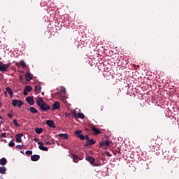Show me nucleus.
I'll list each match as a JSON object with an SVG mask.
<instances>
[{
    "mask_svg": "<svg viewBox=\"0 0 179 179\" xmlns=\"http://www.w3.org/2000/svg\"><path fill=\"white\" fill-rule=\"evenodd\" d=\"M37 106L41 108L42 111H48V110H51V106L43 100V98L38 97L36 99Z\"/></svg>",
    "mask_w": 179,
    "mask_h": 179,
    "instance_id": "f257e3e1",
    "label": "nucleus"
},
{
    "mask_svg": "<svg viewBox=\"0 0 179 179\" xmlns=\"http://www.w3.org/2000/svg\"><path fill=\"white\" fill-rule=\"evenodd\" d=\"M10 66V63L3 64L2 62H0V72H8V69Z\"/></svg>",
    "mask_w": 179,
    "mask_h": 179,
    "instance_id": "f03ea898",
    "label": "nucleus"
},
{
    "mask_svg": "<svg viewBox=\"0 0 179 179\" xmlns=\"http://www.w3.org/2000/svg\"><path fill=\"white\" fill-rule=\"evenodd\" d=\"M85 140L87 141V143L85 144V148H87V146H93V145L96 143V141L93 138L90 139L87 135L85 136Z\"/></svg>",
    "mask_w": 179,
    "mask_h": 179,
    "instance_id": "7ed1b4c3",
    "label": "nucleus"
},
{
    "mask_svg": "<svg viewBox=\"0 0 179 179\" xmlns=\"http://www.w3.org/2000/svg\"><path fill=\"white\" fill-rule=\"evenodd\" d=\"M75 134L77 138H79V139H81V141H85V139H86V136L81 134H82L81 130H76Z\"/></svg>",
    "mask_w": 179,
    "mask_h": 179,
    "instance_id": "20e7f679",
    "label": "nucleus"
},
{
    "mask_svg": "<svg viewBox=\"0 0 179 179\" xmlns=\"http://www.w3.org/2000/svg\"><path fill=\"white\" fill-rule=\"evenodd\" d=\"M45 124L49 127L50 128H57V126H55V123L54 122V120H46Z\"/></svg>",
    "mask_w": 179,
    "mask_h": 179,
    "instance_id": "39448f33",
    "label": "nucleus"
},
{
    "mask_svg": "<svg viewBox=\"0 0 179 179\" xmlns=\"http://www.w3.org/2000/svg\"><path fill=\"white\" fill-rule=\"evenodd\" d=\"M38 144L39 145L38 149H40V150H43L44 152H48V148L45 147L44 143H43V142L38 141Z\"/></svg>",
    "mask_w": 179,
    "mask_h": 179,
    "instance_id": "423d86ee",
    "label": "nucleus"
},
{
    "mask_svg": "<svg viewBox=\"0 0 179 179\" xmlns=\"http://www.w3.org/2000/svg\"><path fill=\"white\" fill-rule=\"evenodd\" d=\"M45 143L46 145H52L54 143V139L50 136H48L45 138Z\"/></svg>",
    "mask_w": 179,
    "mask_h": 179,
    "instance_id": "0eeeda50",
    "label": "nucleus"
},
{
    "mask_svg": "<svg viewBox=\"0 0 179 179\" xmlns=\"http://www.w3.org/2000/svg\"><path fill=\"white\" fill-rule=\"evenodd\" d=\"M31 90H33V88L31 87V86L27 85L23 91L24 96H27L28 92H31Z\"/></svg>",
    "mask_w": 179,
    "mask_h": 179,
    "instance_id": "6e6552de",
    "label": "nucleus"
},
{
    "mask_svg": "<svg viewBox=\"0 0 179 179\" xmlns=\"http://www.w3.org/2000/svg\"><path fill=\"white\" fill-rule=\"evenodd\" d=\"M61 107V104L59 103V102L58 101H55L53 104H52V110L55 111V110H59V108Z\"/></svg>",
    "mask_w": 179,
    "mask_h": 179,
    "instance_id": "1a4fd4ad",
    "label": "nucleus"
},
{
    "mask_svg": "<svg viewBox=\"0 0 179 179\" xmlns=\"http://www.w3.org/2000/svg\"><path fill=\"white\" fill-rule=\"evenodd\" d=\"M6 92H8V94L10 95V97H13V91L10 89V87H7L6 88V91L4 92L5 94H8Z\"/></svg>",
    "mask_w": 179,
    "mask_h": 179,
    "instance_id": "9d476101",
    "label": "nucleus"
},
{
    "mask_svg": "<svg viewBox=\"0 0 179 179\" xmlns=\"http://www.w3.org/2000/svg\"><path fill=\"white\" fill-rule=\"evenodd\" d=\"M26 100L29 106H33L34 104V99L32 96H27Z\"/></svg>",
    "mask_w": 179,
    "mask_h": 179,
    "instance_id": "9b49d317",
    "label": "nucleus"
},
{
    "mask_svg": "<svg viewBox=\"0 0 179 179\" xmlns=\"http://www.w3.org/2000/svg\"><path fill=\"white\" fill-rule=\"evenodd\" d=\"M16 66H22V68H26V62L24 60H21L20 62L15 63Z\"/></svg>",
    "mask_w": 179,
    "mask_h": 179,
    "instance_id": "f8f14e48",
    "label": "nucleus"
},
{
    "mask_svg": "<svg viewBox=\"0 0 179 179\" xmlns=\"http://www.w3.org/2000/svg\"><path fill=\"white\" fill-rule=\"evenodd\" d=\"M22 136H23V134H22V133L16 134L15 139H16L17 143L22 142Z\"/></svg>",
    "mask_w": 179,
    "mask_h": 179,
    "instance_id": "ddd939ff",
    "label": "nucleus"
},
{
    "mask_svg": "<svg viewBox=\"0 0 179 179\" xmlns=\"http://www.w3.org/2000/svg\"><path fill=\"white\" fill-rule=\"evenodd\" d=\"M35 93L36 94H38V93H41V85H40V84L35 85Z\"/></svg>",
    "mask_w": 179,
    "mask_h": 179,
    "instance_id": "4468645a",
    "label": "nucleus"
},
{
    "mask_svg": "<svg viewBox=\"0 0 179 179\" xmlns=\"http://www.w3.org/2000/svg\"><path fill=\"white\" fill-rule=\"evenodd\" d=\"M110 145V141H108V140L101 142L99 143V146L101 148H104V146H109Z\"/></svg>",
    "mask_w": 179,
    "mask_h": 179,
    "instance_id": "2eb2a0df",
    "label": "nucleus"
},
{
    "mask_svg": "<svg viewBox=\"0 0 179 179\" xmlns=\"http://www.w3.org/2000/svg\"><path fill=\"white\" fill-rule=\"evenodd\" d=\"M31 160L32 162H38V160H40V155H34L31 157Z\"/></svg>",
    "mask_w": 179,
    "mask_h": 179,
    "instance_id": "dca6fc26",
    "label": "nucleus"
},
{
    "mask_svg": "<svg viewBox=\"0 0 179 179\" xmlns=\"http://www.w3.org/2000/svg\"><path fill=\"white\" fill-rule=\"evenodd\" d=\"M92 131H93L94 135H99V134H101V131H100V129L96 128L95 127H92Z\"/></svg>",
    "mask_w": 179,
    "mask_h": 179,
    "instance_id": "f3484780",
    "label": "nucleus"
},
{
    "mask_svg": "<svg viewBox=\"0 0 179 179\" xmlns=\"http://www.w3.org/2000/svg\"><path fill=\"white\" fill-rule=\"evenodd\" d=\"M25 78L27 79V82H30V80L33 79V75L30 73H27L25 74Z\"/></svg>",
    "mask_w": 179,
    "mask_h": 179,
    "instance_id": "a211bd4d",
    "label": "nucleus"
},
{
    "mask_svg": "<svg viewBox=\"0 0 179 179\" xmlns=\"http://www.w3.org/2000/svg\"><path fill=\"white\" fill-rule=\"evenodd\" d=\"M87 160L91 164H94V162H96V159H94L93 157H90V156L87 157Z\"/></svg>",
    "mask_w": 179,
    "mask_h": 179,
    "instance_id": "6ab92c4d",
    "label": "nucleus"
},
{
    "mask_svg": "<svg viewBox=\"0 0 179 179\" xmlns=\"http://www.w3.org/2000/svg\"><path fill=\"white\" fill-rule=\"evenodd\" d=\"M71 159H73L74 163H78L79 162V157L76 155H71Z\"/></svg>",
    "mask_w": 179,
    "mask_h": 179,
    "instance_id": "aec40b11",
    "label": "nucleus"
},
{
    "mask_svg": "<svg viewBox=\"0 0 179 179\" xmlns=\"http://www.w3.org/2000/svg\"><path fill=\"white\" fill-rule=\"evenodd\" d=\"M8 163V161L6 160V158L3 157L0 159V164L1 166H5Z\"/></svg>",
    "mask_w": 179,
    "mask_h": 179,
    "instance_id": "412c9836",
    "label": "nucleus"
},
{
    "mask_svg": "<svg viewBox=\"0 0 179 179\" xmlns=\"http://www.w3.org/2000/svg\"><path fill=\"white\" fill-rule=\"evenodd\" d=\"M59 138H62V139H68L69 136L66 134H58Z\"/></svg>",
    "mask_w": 179,
    "mask_h": 179,
    "instance_id": "4be33fe9",
    "label": "nucleus"
},
{
    "mask_svg": "<svg viewBox=\"0 0 179 179\" xmlns=\"http://www.w3.org/2000/svg\"><path fill=\"white\" fill-rule=\"evenodd\" d=\"M6 170L5 166H0V174H6Z\"/></svg>",
    "mask_w": 179,
    "mask_h": 179,
    "instance_id": "5701e85b",
    "label": "nucleus"
},
{
    "mask_svg": "<svg viewBox=\"0 0 179 179\" xmlns=\"http://www.w3.org/2000/svg\"><path fill=\"white\" fill-rule=\"evenodd\" d=\"M35 132H36V134H37L38 135H40V134H43V128L36 127V128L35 129Z\"/></svg>",
    "mask_w": 179,
    "mask_h": 179,
    "instance_id": "b1692460",
    "label": "nucleus"
},
{
    "mask_svg": "<svg viewBox=\"0 0 179 179\" xmlns=\"http://www.w3.org/2000/svg\"><path fill=\"white\" fill-rule=\"evenodd\" d=\"M29 111H31L32 114H36V113H38V110H37V109H36L34 107H31L29 108Z\"/></svg>",
    "mask_w": 179,
    "mask_h": 179,
    "instance_id": "393cba45",
    "label": "nucleus"
},
{
    "mask_svg": "<svg viewBox=\"0 0 179 179\" xmlns=\"http://www.w3.org/2000/svg\"><path fill=\"white\" fill-rule=\"evenodd\" d=\"M18 100L17 99H13L12 100V106L13 107H16L17 106Z\"/></svg>",
    "mask_w": 179,
    "mask_h": 179,
    "instance_id": "a878e982",
    "label": "nucleus"
},
{
    "mask_svg": "<svg viewBox=\"0 0 179 179\" xmlns=\"http://www.w3.org/2000/svg\"><path fill=\"white\" fill-rule=\"evenodd\" d=\"M78 118H81V120L85 119V115L82 113H78Z\"/></svg>",
    "mask_w": 179,
    "mask_h": 179,
    "instance_id": "bb28decb",
    "label": "nucleus"
},
{
    "mask_svg": "<svg viewBox=\"0 0 179 179\" xmlns=\"http://www.w3.org/2000/svg\"><path fill=\"white\" fill-rule=\"evenodd\" d=\"M13 122L14 125H15V127H17V128H19V127H20V124H19L17 123V120L15 119Z\"/></svg>",
    "mask_w": 179,
    "mask_h": 179,
    "instance_id": "cd10ccee",
    "label": "nucleus"
},
{
    "mask_svg": "<svg viewBox=\"0 0 179 179\" xmlns=\"http://www.w3.org/2000/svg\"><path fill=\"white\" fill-rule=\"evenodd\" d=\"M25 154L27 155V156H31V155H33V151L27 150L25 152Z\"/></svg>",
    "mask_w": 179,
    "mask_h": 179,
    "instance_id": "c85d7f7f",
    "label": "nucleus"
},
{
    "mask_svg": "<svg viewBox=\"0 0 179 179\" xmlns=\"http://www.w3.org/2000/svg\"><path fill=\"white\" fill-rule=\"evenodd\" d=\"M8 146L10 148H13V146H15V142H13V141H11L8 143Z\"/></svg>",
    "mask_w": 179,
    "mask_h": 179,
    "instance_id": "c756f323",
    "label": "nucleus"
},
{
    "mask_svg": "<svg viewBox=\"0 0 179 179\" xmlns=\"http://www.w3.org/2000/svg\"><path fill=\"white\" fill-rule=\"evenodd\" d=\"M23 104V102L22 101H19L18 100V103H17V107L19 108H20V106H22Z\"/></svg>",
    "mask_w": 179,
    "mask_h": 179,
    "instance_id": "7c9ffc66",
    "label": "nucleus"
},
{
    "mask_svg": "<svg viewBox=\"0 0 179 179\" xmlns=\"http://www.w3.org/2000/svg\"><path fill=\"white\" fill-rule=\"evenodd\" d=\"M73 118L78 119V113L76 111L73 112Z\"/></svg>",
    "mask_w": 179,
    "mask_h": 179,
    "instance_id": "2f4dec72",
    "label": "nucleus"
},
{
    "mask_svg": "<svg viewBox=\"0 0 179 179\" xmlns=\"http://www.w3.org/2000/svg\"><path fill=\"white\" fill-rule=\"evenodd\" d=\"M16 148H17V149H20V150H22V149H23V145H17L16 146Z\"/></svg>",
    "mask_w": 179,
    "mask_h": 179,
    "instance_id": "473e14b6",
    "label": "nucleus"
},
{
    "mask_svg": "<svg viewBox=\"0 0 179 179\" xmlns=\"http://www.w3.org/2000/svg\"><path fill=\"white\" fill-rule=\"evenodd\" d=\"M1 138H6V133H2L1 134Z\"/></svg>",
    "mask_w": 179,
    "mask_h": 179,
    "instance_id": "72a5a7b5",
    "label": "nucleus"
},
{
    "mask_svg": "<svg viewBox=\"0 0 179 179\" xmlns=\"http://www.w3.org/2000/svg\"><path fill=\"white\" fill-rule=\"evenodd\" d=\"M65 117H71V113H65Z\"/></svg>",
    "mask_w": 179,
    "mask_h": 179,
    "instance_id": "f704fd0d",
    "label": "nucleus"
},
{
    "mask_svg": "<svg viewBox=\"0 0 179 179\" xmlns=\"http://www.w3.org/2000/svg\"><path fill=\"white\" fill-rule=\"evenodd\" d=\"M106 155L107 156H108L109 157H111V155H110V152H106Z\"/></svg>",
    "mask_w": 179,
    "mask_h": 179,
    "instance_id": "c9c22d12",
    "label": "nucleus"
},
{
    "mask_svg": "<svg viewBox=\"0 0 179 179\" xmlns=\"http://www.w3.org/2000/svg\"><path fill=\"white\" fill-rule=\"evenodd\" d=\"M8 117H9L10 118H12L13 115L12 114L8 113Z\"/></svg>",
    "mask_w": 179,
    "mask_h": 179,
    "instance_id": "e433bc0d",
    "label": "nucleus"
},
{
    "mask_svg": "<svg viewBox=\"0 0 179 179\" xmlns=\"http://www.w3.org/2000/svg\"><path fill=\"white\" fill-rule=\"evenodd\" d=\"M34 141L36 142V143L38 142V138H35L34 139Z\"/></svg>",
    "mask_w": 179,
    "mask_h": 179,
    "instance_id": "4c0bfd02",
    "label": "nucleus"
},
{
    "mask_svg": "<svg viewBox=\"0 0 179 179\" xmlns=\"http://www.w3.org/2000/svg\"><path fill=\"white\" fill-rule=\"evenodd\" d=\"M20 80H23V76H20Z\"/></svg>",
    "mask_w": 179,
    "mask_h": 179,
    "instance_id": "58836bf2",
    "label": "nucleus"
},
{
    "mask_svg": "<svg viewBox=\"0 0 179 179\" xmlns=\"http://www.w3.org/2000/svg\"><path fill=\"white\" fill-rule=\"evenodd\" d=\"M3 122L2 120H0V125H1V124H3Z\"/></svg>",
    "mask_w": 179,
    "mask_h": 179,
    "instance_id": "ea45409f",
    "label": "nucleus"
},
{
    "mask_svg": "<svg viewBox=\"0 0 179 179\" xmlns=\"http://www.w3.org/2000/svg\"><path fill=\"white\" fill-rule=\"evenodd\" d=\"M117 153H119V154L121 153V150H119L117 151Z\"/></svg>",
    "mask_w": 179,
    "mask_h": 179,
    "instance_id": "a19ab883",
    "label": "nucleus"
},
{
    "mask_svg": "<svg viewBox=\"0 0 179 179\" xmlns=\"http://www.w3.org/2000/svg\"><path fill=\"white\" fill-rule=\"evenodd\" d=\"M0 120H2V116L0 115Z\"/></svg>",
    "mask_w": 179,
    "mask_h": 179,
    "instance_id": "79ce46f5",
    "label": "nucleus"
},
{
    "mask_svg": "<svg viewBox=\"0 0 179 179\" xmlns=\"http://www.w3.org/2000/svg\"><path fill=\"white\" fill-rule=\"evenodd\" d=\"M0 93H1V90H0Z\"/></svg>",
    "mask_w": 179,
    "mask_h": 179,
    "instance_id": "37998d69",
    "label": "nucleus"
},
{
    "mask_svg": "<svg viewBox=\"0 0 179 179\" xmlns=\"http://www.w3.org/2000/svg\"><path fill=\"white\" fill-rule=\"evenodd\" d=\"M0 128H1V125H0Z\"/></svg>",
    "mask_w": 179,
    "mask_h": 179,
    "instance_id": "c03bdc74",
    "label": "nucleus"
}]
</instances>
